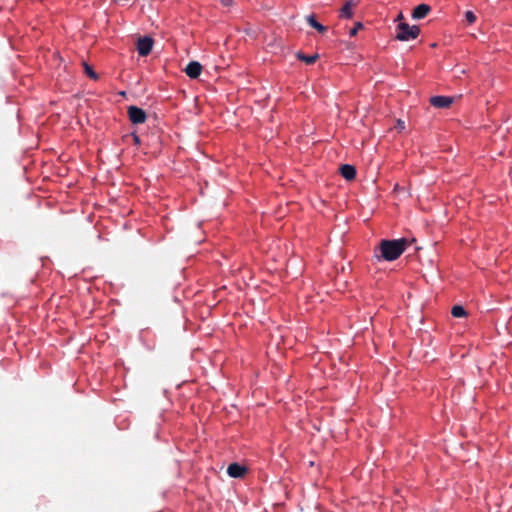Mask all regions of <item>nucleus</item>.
Masks as SVG:
<instances>
[{"label":"nucleus","mask_w":512,"mask_h":512,"mask_svg":"<svg viewBox=\"0 0 512 512\" xmlns=\"http://www.w3.org/2000/svg\"><path fill=\"white\" fill-rule=\"evenodd\" d=\"M431 11V7L427 4H420L416 6L412 12V17L415 20H420L425 18L429 12Z\"/></svg>","instance_id":"6e6552de"},{"label":"nucleus","mask_w":512,"mask_h":512,"mask_svg":"<svg viewBox=\"0 0 512 512\" xmlns=\"http://www.w3.org/2000/svg\"><path fill=\"white\" fill-rule=\"evenodd\" d=\"M451 314L456 317V318H459V317H463L465 316L466 312L464 310V308L462 306H454L451 310Z\"/></svg>","instance_id":"ddd939ff"},{"label":"nucleus","mask_w":512,"mask_h":512,"mask_svg":"<svg viewBox=\"0 0 512 512\" xmlns=\"http://www.w3.org/2000/svg\"><path fill=\"white\" fill-rule=\"evenodd\" d=\"M84 69H85V73L87 74L88 77H90L91 79H94V80L97 79V74L93 71V69L90 66L85 64Z\"/></svg>","instance_id":"4468645a"},{"label":"nucleus","mask_w":512,"mask_h":512,"mask_svg":"<svg viewBox=\"0 0 512 512\" xmlns=\"http://www.w3.org/2000/svg\"><path fill=\"white\" fill-rule=\"evenodd\" d=\"M153 47V40L149 37L139 38L137 42V51L141 56H147Z\"/></svg>","instance_id":"20e7f679"},{"label":"nucleus","mask_w":512,"mask_h":512,"mask_svg":"<svg viewBox=\"0 0 512 512\" xmlns=\"http://www.w3.org/2000/svg\"><path fill=\"white\" fill-rule=\"evenodd\" d=\"M223 6L229 7L233 4V0H220Z\"/></svg>","instance_id":"f3484780"},{"label":"nucleus","mask_w":512,"mask_h":512,"mask_svg":"<svg viewBox=\"0 0 512 512\" xmlns=\"http://www.w3.org/2000/svg\"><path fill=\"white\" fill-rule=\"evenodd\" d=\"M306 21L311 27L315 28L318 32L324 33L326 31V27L319 23L314 15H308L306 17Z\"/></svg>","instance_id":"9b49d317"},{"label":"nucleus","mask_w":512,"mask_h":512,"mask_svg":"<svg viewBox=\"0 0 512 512\" xmlns=\"http://www.w3.org/2000/svg\"><path fill=\"white\" fill-rule=\"evenodd\" d=\"M397 128L403 130L405 128V123L403 121H398Z\"/></svg>","instance_id":"a211bd4d"},{"label":"nucleus","mask_w":512,"mask_h":512,"mask_svg":"<svg viewBox=\"0 0 512 512\" xmlns=\"http://www.w3.org/2000/svg\"><path fill=\"white\" fill-rule=\"evenodd\" d=\"M362 24L360 22L356 23V25L350 30L349 34L351 37L355 36L357 32L362 28Z\"/></svg>","instance_id":"dca6fc26"},{"label":"nucleus","mask_w":512,"mask_h":512,"mask_svg":"<svg viewBox=\"0 0 512 512\" xmlns=\"http://www.w3.org/2000/svg\"><path fill=\"white\" fill-rule=\"evenodd\" d=\"M408 246L405 238L395 240H382L379 245L381 257L386 261H394L401 256Z\"/></svg>","instance_id":"f257e3e1"},{"label":"nucleus","mask_w":512,"mask_h":512,"mask_svg":"<svg viewBox=\"0 0 512 512\" xmlns=\"http://www.w3.org/2000/svg\"><path fill=\"white\" fill-rule=\"evenodd\" d=\"M128 116L133 124H142L147 118L145 111L137 106H130L128 108Z\"/></svg>","instance_id":"7ed1b4c3"},{"label":"nucleus","mask_w":512,"mask_h":512,"mask_svg":"<svg viewBox=\"0 0 512 512\" xmlns=\"http://www.w3.org/2000/svg\"><path fill=\"white\" fill-rule=\"evenodd\" d=\"M246 468L239 465L238 463H232L227 468V473L230 477L240 478L244 476Z\"/></svg>","instance_id":"1a4fd4ad"},{"label":"nucleus","mask_w":512,"mask_h":512,"mask_svg":"<svg viewBox=\"0 0 512 512\" xmlns=\"http://www.w3.org/2000/svg\"><path fill=\"white\" fill-rule=\"evenodd\" d=\"M359 0H347L340 9V17L350 19L353 16V10L357 7Z\"/></svg>","instance_id":"39448f33"},{"label":"nucleus","mask_w":512,"mask_h":512,"mask_svg":"<svg viewBox=\"0 0 512 512\" xmlns=\"http://www.w3.org/2000/svg\"><path fill=\"white\" fill-rule=\"evenodd\" d=\"M340 173L346 180H352L356 176V170L352 165L345 164L340 168Z\"/></svg>","instance_id":"9d476101"},{"label":"nucleus","mask_w":512,"mask_h":512,"mask_svg":"<svg viewBox=\"0 0 512 512\" xmlns=\"http://www.w3.org/2000/svg\"><path fill=\"white\" fill-rule=\"evenodd\" d=\"M396 39L400 41H409L418 37L420 29L418 26H410L405 22H400L397 25Z\"/></svg>","instance_id":"f03ea898"},{"label":"nucleus","mask_w":512,"mask_h":512,"mask_svg":"<svg viewBox=\"0 0 512 512\" xmlns=\"http://www.w3.org/2000/svg\"><path fill=\"white\" fill-rule=\"evenodd\" d=\"M453 101L454 98L449 96H433L430 99L431 105L436 108H448Z\"/></svg>","instance_id":"423d86ee"},{"label":"nucleus","mask_w":512,"mask_h":512,"mask_svg":"<svg viewBox=\"0 0 512 512\" xmlns=\"http://www.w3.org/2000/svg\"><path fill=\"white\" fill-rule=\"evenodd\" d=\"M402 20H403V14H402V13H399V14L397 15V17H396L395 21L400 23V22H403Z\"/></svg>","instance_id":"6ab92c4d"},{"label":"nucleus","mask_w":512,"mask_h":512,"mask_svg":"<svg viewBox=\"0 0 512 512\" xmlns=\"http://www.w3.org/2000/svg\"><path fill=\"white\" fill-rule=\"evenodd\" d=\"M465 19L469 24H472L476 21V15L472 11H467L465 13Z\"/></svg>","instance_id":"2eb2a0df"},{"label":"nucleus","mask_w":512,"mask_h":512,"mask_svg":"<svg viewBox=\"0 0 512 512\" xmlns=\"http://www.w3.org/2000/svg\"><path fill=\"white\" fill-rule=\"evenodd\" d=\"M201 71L202 66L197 61H191L185 68V73L193 79L197 78L201 74Z\"/></svg>","instance_id":"0eeeda50"},{"label":"nucleus","mask_w":512,"mask_h":512,"mask_svg":"<svg viewBox=\"0 0 512 512\" xmlns=\"http://www.w3.org/2000/svg\"><path fill=\"white\" fill-rule=\"evenodd\" d=\"M297 57L306 64H313L318 59V54L304 55L302 53H298Z\"/></svg>","instance_id":"f8f14e48"}]
</instances>
